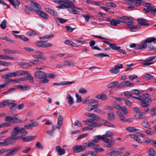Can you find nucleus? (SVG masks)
<instances>
[{"instance_id":"1","label":"nucleus","mask_w":156,"mask_h":156,"mask_svg":"<svg viewBox=\"0 0 156 156\" xmlns=\"http://www.w3.org/2000/svg\"><path fill=\"white\" fill-rule=\"evenodd\" d=\"M56 7L61 9L69 8V11L72 14H77L80 12V10H82L80 8H76L74 4L71 1L65 2L57 6Z\"/></svg>"},{"instance_id":"2","label":"nucleus","mask_w":156,"mask_h":156,"mask_svg":"<svg viewBox=\"0 0 156 156\" xmlns=\"http://www.w3.org/2000/svg\"><path fill=\"white\" fill-rule=\"evenodd\" d=\"M152 42L156 44V38L154 37H148L144 41L142 44L136 45L135 44L132 43L130 44L129 46L131 48L135 47L136 49H144L147 47V43H151Z\"/></svg>"},{"instance_id":"3","label":"nucleus","mask_w":156,"mask_h":156,"mask_svg":"<svg viewBox=\"0 0 156 156\" xmlns=\"http://www.w3.org/2000/svg\"><path fill=\"white\" fill-rule=\"evenodd\" d=\"M100 119H97L96 118H92L91 119H90L87 120L83 121L85 122V125L92 127H97L100 126L101 125L98 124L99 122L98 121Z\"/></svg>"},{"instance_id":"4","label":"nucleus","mask_w":156,"mask_h":156,"mask_svg":"<svg viewBox=\"0 0 156 156\" xmlns=\"http://www.w3.org/2000/svg\"><path fill=\"white\" fill-rule=\"evenodd\" d=\"M20 127L19 126H16L14 128L12 131L11 134V136L10 137L11 140H17L21 139L22 136H16L20 133Z\"/></svg>"},{"instance_id":"5","label":"nucleus","mask_w":156,"mask_h":156,"mask_svg":"<svg viewBox=\"0 0 156 156\" xmlns=\"http://www.w3.org/2000/svg\"><path fill=\"white\" fill-rule=\"evenodd\" d=\"M35 75L37 78L41 79L40 82L43 83H47L49 81L46 78V74L43 72L41 71H36L35 73Z\"/></svg>"},{"instance_id":"6","label":"nucleus","mask_w":156,"mask_h":156,"mask_svg":"<svg viewBox=\"0 0 156 156\" xmlns=\"http://www.w3.org/2000/svg\"><path fill=\"white\" fill-rule=\"evenodd\" d=\"M5 120L7 122L12 123H21L23 122L22 121L18 119L16 117H11L10 116H6Z\"/></svg>"},{"instance_id":"7","label":"nucleus","mask_w":156,"mask_h":156,"mask_svg":"<svg viewBox=\"0 0 156 156\" xmlns=\"http://www.w3.org/2000/svg\"><path fill=\"white\" fill-rule=\"evenodd\" d=\"M21 148V147L19 146L10 149H7V152H9L3 156H12L16 154L18 151Z\"/></svg>"},{"instance_id":"8","label":"nucleus","mask_w":156,"mask_h":156,"mask_svg":"<svg viewBox=\"0 0 156 156\" xmlns=\"http://www.w3.org/2000/svg\"><path fill=\"white\" fill-rule=\"evenodd\" d=\"M32 5H30V8L34 11V12L36 14L38 13L41 9V7L40 5L34 1H32Z\"/></svg>"},{"instance_id":"9","label":"nucleus","mask_w":156,"mask_h":156,"mask_svg":"<svg viewBox=\"0 0 156 156\" xmlns=\"http://www.w3.org/2000/svg\"><path fill=\"white\" fill-rule=\"evenodd\" d=\"M123 67L122 64H117L115 65L114 67L109 69V71L112 74H116L119 72V69Z\"/></svg>"},{"instance_id":"10","label":"nucleus","mask_w":156,"mask_h":156,"mask_svg":"<svg viewBox=\"0 0 156 156\" xmlns=\"http://www.w3.org/2000/svg\"><path fill=\"white\" fill-rule=\"evenodd\" d=\"M14 77H17L20 75L27 74L28 73V71L25 70H17L13 72Z\"/></svg>"},{"instance_id":"11","label":"nucleus","mask_w":156,"mask_h":156,"mask_svg":"<svg viewBox=\"0 0 156 156\" xmlns=\"http://www.w3.org/2000/svg\"><path fill=\"white\" fill-rule=\"evenodd\" d=\"M136 118L139 119H145L146 117L145 113L143 112H138L135 115Z\"/></svg>"},{"instance_id":"12","label":"nucleus","mask_w":156,"mask_h":156,"mask_svg":"<svg viewBox=\"0 0 156 156\" xmlns=\"http://www.w3.org/2000/svg\"><path fill=\"white\" fill-rule=\"evenodd\" d=\"M97 143L94 142L91 140H89L88 141V145L89 147L94 149L95 150L98 149V145L96 144Z\"/></svg>"},{"instance_id":"13","label":"nucleus","mask_w":156,"mask_h":156,"mask_svg":"<svg viewBox=\"0 0 156 156\" xmlns=\"http://www.w3.org/2000/svg\"><path fill=\"white\" fill-rule=\"evenodd\" d=\"M55 150L58 152V154L60 155L64 154L66 152L65 150L64 149L61 148L60 146L58 145L56 146Z\"/></svg>"},{"instance_id":"14","label":"nucleus","mask_w":156,"mask_h":156,"mask_svg":"<svg viewBox=\"0 0 156 156\" xmlns=\"http://www.w3.org/2000/svg\"><path fill=\"white\" fill-rule=\"evenodd\" d=\"M12 100L8 99L4 101L3 102L0 103V108L5 107L6 105H8V106L10 105L12 103Z\"/></svg>"},{"instance_id":"15","label":"nucleus","mask_w":156,"mask_h":156,"mask_svg":"<svg viewBox=\"0 0 156 156\" xmlns=\"http://www.w3.org/2000/svg\"><path fill=\"white\" fill-rule=\"evenodd\" d=\"M74 150L73 152L75 153H78L81 151H83L82 149V145H75L73 147Z\"/></svg>"},{"instance_id":"16","label":"nucleus","mask_w":156,"mask_h":156,"mask_svg":"<svg viewBox=\"0 0 156 156\" xmlns=\"http://www.w3.org/2000/svg\"><path fill=\"white\" fill-rule=\"evenodd\" d=\"M100 105L98 104H96L94 105H90L86 108V110L89 111L97 108Z\"/></svg>"},{"instance_id":"17","label":"nucleus","mask_w":156,"mask_h":156,"mask_svg":"<svg viewBox=\"0 0 156 156\" xmlns=\"http://www.w3.org/2000/svg\"><path fill=\"white\" fill-rule=\"evenodd\" d=\"M11 140L10 137L6 138L3 140V142H1V144L2 146H7L10 144H11V143L10 142V140Z\"/></svg>"},{"instance_id":"18","label":"nucleus","mask_w":156,"mask_h":156,"mask_svg":"<svg viewBox=\"0 0 156 156\" xmlns=\"http://www.w3.org/2000/svg\"><path fill=\"white\" fill-rule=\"evenodd\" d=\"M15 87L17 88H19L23 90H28L29 89V87L27 84L25 85H16Z\"/></svg>"},{"instance_id":"19","label":"nucleus","mask_w":156,"mask_h":156,"mask_svg":"<svg viewBox=\"0 0 156 156\" xmlns=\"http://www.w3.org/2000/svg\"><path fill=\"white\" fill-rule=\"evenodd\" d=\"M88 97L86 98L84 101H83L82 102V103L83 104H86L87 103L88 104H90L94 103H98V101L97 100L94 99H91L89 100L88 99Z\"/></svg>"},{"instance_id":"20","label":"nucleus","mask_w":156,"mask_h":156,"mask_svg":"<svg viewBox=\"0 0 156 156\" xmlns=\"http://www.w3.org/2000/svg\"><path fill=\"white\" fill-rule=\"evenodd\" d=\"M38 125V123L37 122H34L31 123L25 126L26 129H30V128L36 127Z\"/></svg>"},{"instance_id":"21","label":"nucleus","mask_w":156,"mask_h":156,"mask_svg":"<svg viewBox=\"0 0 156 156\" xmlns=\"http://www.w3.org/2000/svg\"><path fill=\"white\" fill-rule=\"evenodd\" d=\"M109 22L110 24L113 26H116L118 24H119L120 22H123L124 20H107Z\"/></svg>"},{"instance_id":"22","label":"nucleus","mask_w":156,"mask_h":156,"mask_svg":"<svg viewBox=\"0 0 156 156\" xmlns=\"http://www.w3.org/2000/svg\"><path fill=\"white\" fill-rule=\"evenodd\" d=\"M35 137L34 136H29L27 137H23L22 136L21 139L22 140L25 142H28L32 140Z\"/></svg>"},{"instance_id":"23","label":"nucleus","mask_w":156,"mask_h":156,"mask_svg":"<svg viewBox=\"0 0 156 156\" xmlns=\"http://www.w3.org/2000/svg\"><path fill=\"white\" fill-rule=\"evenodd\" d=\"M65 66H74L75 65V61L73 60L65 61L64 62Z\"/></svg>"},{"instance_id":"24","label":"nucleus","mask_w":156,"mask_h":156,"mask_svg":"<svg viewBox=\"0 0 156 156\" xmlns=\"http://www.w3.org/2000/svg\"><path fill=\"white\" fill-rule=\"evenodd\" d=\"M14 77L13 72L7 73L5 74L2 76L1 77L4 79H8L10 77Z\"/></svg>"},{"instance_id":"25","label":"nucleus","mask_w":156,"mask_h":156,"mask_svg":"<svg viewBox=\"0 0 156 156\" xmlns=\"http://www.w3.org/2000/svg\"><path fill=\"white\" fill-rule=\"evenodd\" d=\"M19 65L23 68H27L30 66V63H24L23 62H20L18 63Z\"/></svg>"},{"instance_id":"26","label":"nucleus","mask_w":156,"mask_h":156,"mask_svg":"<svg viewBox=\"0 0 156 156\" xmlns=\"http://www.w3.org/2000/svg\"><path fill=\"white\" fill-rule=\"evenodd\" d=\"M38 15H39L43 17L45 19H48L49 16L45 13L42 11L41 10L37 14Z\"/></svg>"},{"instance_id":"27","label":"nucleus","mask_w":156,"mask_h":156,"mask_svg":"<svg viewBox=\"0 0 156 156\" xmlns=\"http://www.w3.org/2000/svg\"><path fill=\"white\" fill-rule=\"evenodd\" d=\"M95 98L98 99H102L103 100H106L108 98L106 95L105 94L97 95L95 96Z\"/></svg>"},{"instance_id":"28","label":"nucleus","mask_w":156,"mask_h":156,"mask_svg":"<svg viewBox=\"0 0 156 156\" xmlns=\"http://www.w3.org/2000/svg\"><path fill=\"white\" fill-rule=\"evenodd\" d=\"M118 84L117 81L112 82L107 85V87L108 88H114Z\"/></svg>"},{"instance_id":"29","label":"nucleus","mask_w":156,"mask_h":156,"mask_svg":"<svg viewBox=\"0 0 156 156\" xmlns=\"http://www.w3.org/2000/svg\"><path fill=\"white\" fill-rule=\"evenodd\" d=\"M42 43L41 47L43 48L48 47L51 46L52 45V44L46 41H42Z\"/></svg>"},{"instance_id":"30","label":"nucleus","mask_w":156,"mask_h":156,"mask_svg":"<svg viewBox=\"0 0 156 156\" xmlns=\"http://www.w3.org/2000/svg\"><path fill=\"white\" fill-rule=\"evenodd\" d=\"M138 24L140 26H148L149 24L147 23V20H138Z\"/></svg>"},{"instance_id":"31","label":"nucleus","mask_w":156,"mask_h":156,"mask_svg":"<svg viewBox=\"0 0 156 156\" xmlns=\"http://www.w3.org/2000/svg\"><path fill=\"white\" fill-rule=\"evenodd\" d=\"M63 119V117L62 115H59L58 116V122L57 123V125H59V127H60V126H61L62 124V120Z\"/></svg>"},{"instance_id":"32","label":"nucleus","mask_w":156,"mask_h":156,"mask_svg":"<svg viewBox=\"0 0 156 156\" xmlns=\"http://www.w3.org/2000/svg\"><path fill=\"white\" fill-rule=\"evenodd\" d=\"M110 47L112 49L115 50H119L121 48L120 47L117 46L116 44L114 43L110 44Z\"/></svg>"},{"instance_id":"33","label":"nucleus","mask_w":156,"mask_h":156,"mask_svg":"<svg viewBox=\"0 0 156 156\" xmlns=\"http://www.w3.org/2000/svg\"><path fill=\"white\" fill-rule=\"evenodd\" d=\"M83 17L85 20H89V19H94V17L89 14V13L83 14Z\"/></svg>"},{"instance_id":"34","label":"nucleus","mask_w":156,"mask_h":156,"mask_svg":"<svg viewBox=\"0 0 156 156\" xmlns=\"http://www.w3.org/2000/svg\"><path fill=\"white\" fill-rule=\"evenodd\" d=\"M15 8H16V5L20 4V2L17 0H8Z\"/></svg>"},{"instance_id":"35","label":"nucleus","mask_w":156,"mask_h":156,"mask_svg":"<svg viewBox=\"0 0 156 156\" xmlns=\"http://www.w3.org/2000/svg\"><path fill=\"white\" fill-rule=\"evenodd\" d=\"M115 118L114 114L113 112H112L108 114V119L109 120H112Z\"/></svg>"},{"instance_id":"36","label":"nucleus","mask_w":156,"mask_h":156,"mask_svg":"<svg viewBox=\"0 0 156 156\" xmlns=\"http://www.w3.org/2000/svg\"><path fill=\"white\" fill-rule=\"evenodd\" d=\"M102 136L99 135H97L94 136V140H91L92 141L96 143H98L99 140H101Z\"/></svg>"},{"instance_id":"37","label":"nucleus","mask_w":156,"mask_h":156,"mask_svg":"<svg viewBox=\"0 0 156 156\" xmlns=\"http://www.w3.org/2000/svg\"><path fill=\"white\" fill-rule=\"evenodd\" d=\"M101 124L113 128L115 127V125L112 124L111 123L107 121L106 120H103V122H101Z\"/></svg>"},{"instance_id":"38","label":"nucleus","mask_w":156,"mask_h":156,"mask_svg":"<svg viewBox=\"0 0 156 156\" xmlns=\"http://www.w3.org/2000/svg\"><path fill=\"white\" fill-rule=\"evenodd\" d=\"M126 130L130 132H133L139 131V129H138L135 128L134 127H129L126 128Z\"/></svg>"},{"instance_id":"39","label":"nucleus","mask_w":156,"mask_h":156,"mask_svg":"<svg viewBox=\"0 0 156 156\" xmlns=\"http://www.w3.org/2000/svg\"><path fill=\"white\" fill-rule=\"evenodd\" d=\"M27 34L30 36H34L37 35V34L34 30H30L27 32Z\"/></svg>"},{"instance_id":"40","label":"nucleus","mask_w":156,"mask_h":156,"mask_svg":"<svg viewBox=\"0 0 156 156\" xmlns=\"http://www.w3.org/2000/svg\"><path fill=\"white\" fill-rule=\"evenodd\" d=\"M68 102L70 105H73L74 103V100L70 94H68Z\"/></svg>"},{"instance_id":"41","label":"nucleus","mask_w":156,"mask_h":156,"mask_svg":"<svg viewBox=\"0 0 156 156\" xmlns=\"http://www.w3.org/2000/svg\"><path fill=\"white\" fill-rule=\"evenodd\" d=\"M54 37V35L53 34L50 35H47L45 36L40 37V39H50Z\"/></svg>"},{"instance_id":"42","label":"nucleus","mask_w":156,"mask_h":156,"mask_svg":"<svg viewBox=\"0 0 156 156\" xmlns=\"http://www.w3.org/2000/svg\"><path fill=\"white\" fill-rule=\"evenodd\" d=\"M141 105L143 107H148L149 106V104L147 103L146 101L144 99V98H143V99H142V100H141L140 102Z\"/></svg>"},{"instance_id":"43","label":"nucleus","mask_w":156,"mask_h":156,"mask_svg":"<svg viewBox=\"0 0 156 156\" xmlns=\"http://www.w3.org/2000/svg\"><path fill=\"white\" fill-rule=\"evenodd\" d=\"M142 125L144 127L147 128H149L150 127V125L149 123L147 120H144L143 121V122L142 123Z\"/></svg>"},{"instance_id":"44","label":"nucleus","mask_w":156,"mask_h":156,"mask_svg":"<svg viewBox=\"0 0 156 156\" xmlns=\"http://www.w3.org/2000/svg\"><path fill=\"white\" fill-rule=\"evenodd\" d=\"M86 116L89 117H91L92 118H96L97 119H100V117L97 116L96 115L91 113H86L85 114Z\"/></svg>"},{"instance_id":"45","label":"nucleus","mask_w":156,"mask_h":156,"mask_svg":"<svg viewBox=\"0 0 156 156\" xmlns=\"http://www.w3.org/2000/svg\"><path fill=\"white\" fill-rule=\"evenodd\" d=\"M114 135V133L109 131H107L105 134L103 135L104 137H110Z\"/></svg>"},{"instance_id":"46","label":"nucleus","mask_w":156,"mask_h":156,"mask_svg":"<svg viewBox=\"0 0 156 156\" xmlns=\"http://www.w3.org/2000/svg\"><path fill=\"white\" fill-rule=\"evenodd\" d=\"M105 5L107 6L111 7L113 8H115L116 7V5L113 2H106Z\"/></svg>"},{"instance_id":"47","label":"nucleus","mask_w":156,"mask_h":156,"mask_svg":"<svg viewBox=\"0 0 156 156\" xmlns=\"http://www.w3.org/2000/svg\"><path fill=\"white\" fill-rule=\"evenodd\" d=\"M7 22L6 20H3L0 25V27L2 29H5L6 27Z\"/></svg>"},{"instance_id":"48","label":"nucleus","mask_w":156,"mask_h":156,"mask_svg":"<svg viewBox=\"0 0 156 156\" xmlns=\"http://www.w3.org/2000/svg\"><path fill=\"white\" fill-rule=\"evenodd\" d=\"M101 139V140H103L105 143H112V140H109L108 139L105 137L104 136H102Z\"/></svg>"},{"instance_id":"49","label":"nucleus","mask_w":156,"mask_h":156,"mask_svg":"<svg viewBox=\"0 0 156 156\" xmlns=\"http://www.w3.org/2000/svg\"><path fill=\"white\" fill-rule=\"evenodd\" d=\"M124 83L125 86L133 87L134 86V84L131 83L128 80L124 81Z\"/></svg>"},{"instance_id":"50","label":"nucleus","mask_w":156,"mask_h":156,"mask_svg":"<svg viewBox=\"0 0 156 156\" xmlns=\"http://www.w3.org/2000/svg\"><path fill=\"white\" fill-rule=\"evenodd\" d=\"M120 110L125 115H126L128 113V110L126 107L125 106L121 107Z\"/></svg>"},{"instance_id":"51","label":"nucleus","mask_w":156,"mask_h":156,"mask_svg":"<svg viewBox=\"0 0 156 156\" xmlns=\"http://www.w3.org/2000/svg\"><path fill=\"white\" fill-rule=\"evenodd\" d=\"M27 76L28 77V79L29 80V82L31 83H34V80L33 78L31 76V75L28 72V73H27Z\"/></svg>"},{"instance_id":"52","label":"nucleus","mask_w":156,"mask_h":156,"mask_svg":"<svg viewBox=\"0 0 156 156\" xmlns=\"http://www.w3.org/2000/svg\"><path fill=\"white\" fill-rule=\"evenodd\" d=\"M154 62H150L147 60L146 59L144 61L142 62V64L144 65H149L153 64Z\"/></svg>"},{"instance_id":"53","label":"nucleus","mask_w":156,"mask_h":156,"mask_svg":"<svg viewBox=\"0 0 156 156\" xmlns=\"http://www.w3.org/2000/svg\"><path fill=\"white\" fill-rule=\"evenodd\" d=\"M2 39L4 40H5L9 42H10V43H14V41L13 40L10 39V38L7 37H6L5 36H4L3 37Z\"/></svg>"},{"instance_id":"54","label":"nucleus","mask_w":156,"mask_h":156,"mask_svg":"<svg viewBox=\"0 0 156 156\" xmlns=\"http://www.w3.org/2000/svg\"><path fill=\"white\" fill-rule=\"evenodd\" d=\"M20 134L22 135H23L24 136L27 134V132L23 128H20Z\"/></svg>"},{"instance_id":"55","label":"nucleus","mask_w":156,"mask_h":156,"mask_svg":"<svg viewBox=\"0 0 156 156\" xmlns=\"http://www.w3.org/2000/svg\"><path fill=\"white\" fill-rule=\"evenodd\" d=\"M74 125L75 126H78L79 127H81L82 125L80 122L78 120H76L74 122Z\"/></svg>"},{"instance_id":"56","label":"nucleus","mask_w":156,"mask_h":156,"mask_svg":"<svg viewBox=\"0 0 156 156\" xmlns=\"http://www.w3.org/2000/svg\"><path fill=\"white\" fill-rule=\"evenodd\" d=\"M148 153L151 156H154L155 154V151L152 149H150L149 150Z\"/></svg>"},{"instance_id":"57","label":"nucleus","mask_w":156,"mask_h":156,"mask_svg":"<svg viewBox=\"0 0 156 156\" xmlns=\"http://www.w3.org/2000/svg\"><path fill=\"white\" fill-rule=\"evenodd\" d=\"M20 39L25 42H28L29 41V39L28 38L23 35H21L20 37Z\"/></svg>"},{"instance_id":"58","label":"nucleus","mask_w":156,"mask_h":156,"mask_svg":"<svg viewBox=\"0 0 156 156\" xmlns=\"http://www.w3.org/2000/svg\"><path fill=\"white\" fill-rule=\"evenodd\" d=\"M124 95L127 98H130V97L132 98L133 96L129 93L128 91H125L123 93Z\"/></svg>"},{"instance_id":"59","label":"nucleus","mask_w":156,"mask_h":156,"mask_svg":"<svg viewBox=\"0 0 156 156\" xmlns=\"http://www.w3.org/2000/svg\"><path fill=\"white\" fill-rule=\"evenodd\" d=\"M82 147L83 151H84L86 150L87 147H89L88 143H83V145L82 146Z\"/></svg>"},{"instance_id":"60","label":"nucleus","mask_w":156,"mask_h":156,"mask_svg":"<svg viewBox=\"0 0 156 156\" xmlns=\"http://www.w3.org/2000/svg\"><path fill=\"white\" fill-rule=\"evenodd\" d=\"M149 9L150 12L153 14L154 12H156V8H155L154 7L151 6L149 7Z\"/></svg>"},{"instance_id":"61","label":"nucleus","mask_w":156,"mask_h":156,"mask_svg":"<svg viewBox=\"0 0 156 156\" xmlns=\"http://www.w3.org/2000/svg\"><path fill=\"white\" fill-rule=\"evenodd\" d=\"M6 152H7V149L5 148H2L0 150V155H2Z\"/></svg>"},{"instance_id":"62","label":"nucleus","mask_w":156,"mask_h":156,"mask_svg":"<svg viewBox=\"0 0 156 156\" xmlns=\"http://www.w3.org/2000/svg\"><path fill=\"white\" fill-rule=\"evenodd\" d=\"M75 96L76 98V102H80L82 101L81 97L78 94L76 93Z\"/></svg>"},{"instance_id":"63","label":"nucleus","mask_w":156,"mask_h":156,"mask_svg":"<svg viewBox=\"0 0 156 156\" xmlns=\"http://www.w3.org/2000/svg\"><path fill=\"white\" fill-rule=\"evenodd\" d=\"M9 65V63L3 61H0V65L3 66H8Z\"/></svg>"},{"instance_id":"64","label":"nucleus","mask_w":156,"mask_h":156,"mask_svg":"<svg viewBox=\"0 0 156 156\" xmlns=\"http://www.w3.org/2000/svg\"><path fill=\"white\" fill-rule=\"evenodd\" d=\"M124 100L125 103L128 106H131L132 104L131 102L127 99H125Z\"/></svg>"}]
</instances>
